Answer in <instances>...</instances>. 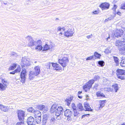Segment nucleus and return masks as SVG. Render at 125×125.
Segmentation results:
<instances>
[{"label":"nucleus","instance_id":"nucleus-1","mask_svg":"<svg viewBox=\"0 0 125 125\" xmlns=\"http://www.w3.org/2000/svg\"><path fill=\"white\" fill-rule=\"evenodd\" d=\"M71 26L70 25H69L68 26L66 27L65 28V30L63 33L61 32L59 33L60 35L62 36V35L64 34L65 36L68 37L73 36L74 31L73 30L70 28Z\"/></svg>","mask_w":125,"mask_h":125},{"label":"nucleus","instance_id":"nucleus-2","mask_svg":"<svg viewBox=\"0 0 125 125\" xmlns=\"http://www.w3.org/2000/svg\"><path fill=\"white\" fill-rule=\"evenodd\" d=\"M30 64V59L28 58L25 56L22 58L21 62V65L22 67L29 66Z\"/></svg>","mask_w":125,"mask_h":125},{"label":"nucleus","instance_id":"nucleus-3","mask_svg":"<svg viewBox=\"0 0 125 125\" xmlns=\"http://www.w3.org/2000/svg\"><path fill=\"white\" fill-rule=\"evenodd\" d=\"M69 60L67 57H63L61 59L58 60L59 63L63 67L66 66L68 63Z\"/></svg>","mask_w":125,"mask_h":125},{"label":"nucleus","instance_id":"nucleus-4","mask_svg":"<svg viewBox=\"0 0 125 125\" xmlns=\"http://www.w3.org/2000/svg\"><path fill=\"white\" fill-rule=\"evenodd\" d=\"M57 109L56 111L55 115L56 116V119L59 120L61 118L60 116L63 113V110L62 107L60 106H58Z\"/></svg>","mask_w":125,"mask_h":125},{"label":"nucleus","instance_id":"nucleus-5","mask_svg":"<svg viewBox=\"0 0 125 125\" xmlns=\"http://www.w3.org/2000/svg\"><path fill=\"white\" fill-rule=\"evenodd\" d=\"M26 38L28 41V46L32 47L36 45L37 42L35 41L31 36H28L26 37Z\"/></svg>","mask_w":125,"mask_h":125},{"label":"nucleus","instance_id":"nucleus-6","mask_svg":"<svg viewBox=\"0 0 125 125\" xmlns=\"http://www.w3.org/2000/svg\"><path fill=\"white\" fill-rule=\"evenodd\" d=\"M117 75L118 78L121 79H125V77L123 75H125V70L118 69L116 71Z\"/></svg>","mask_w":125,"mask_h":125},{"label":"nucleus","instance_id":"nucleus-7","mask_svg":"<svg viewBox=\"0 0 125 125\" xmlns=\"http://www.w3.org/2000/svg\"><path fill=\"white\" fill-rule=\"evenodd\" d=\"M94 83V81L93 80L89 81L83 87V89L85 92H87V90H89L90 88L92 86V85Z\"/></svg>","mask_w":125,"mask_h":125},{"label":"nucleus","instance_id":"nucleus-8","mask_svg":"<svg viewBox=\"0 0 125 125\" xmlns=\"http://www.w3.org/2000/svg\"><path fill=\"white\" fill-rule=\"evenodd\" d=\"M26 73V70L25 68L22 69L21 71L20 76L21 78V82L23 84L25 83V75Z\"/></svg>","mask_w":125,"mask_h":125},{"label":"nucleus","instance_id":"nucleus-9","mask_svg":"<svg viewBox=\"0 0 125 125\" xmlns=\"http://www.w3.org/2000/svg\"><path fill=\"white\" fill-rule=\"evenodd\" d=\"M17 112L18 117L19 120H24V119L25 112L22 110H18Z\"/></svg>","mask_w":125,"mask_h":125},{"label":"nucleus","instance_id":"nucleus-10","mask_svg":"<svg viewBox=\"0 0 125 125\" xmlns=\"http://www.w3.org/2000/svg\"><path fill=\"white\" fill-rule=\"evenodd\" d=\"M42 42L41 40H39L37 41L36 45L35 46H36V47H35V49L39 50H42L43 48V47L42 46Z\"/></svg>","mask_w":125,"mask_h":125},{"label":"nucleus","instance_id":"nucleus-11","mask_svg":"<svg viewBox=\"0 0 125 125\" xmlns=\"http://www.w3.org/2000/svg\"><path fill=\"white\" fill-rule=\"evenodd\" d=\"M124 31L123 30L121 29H119L118 30H116L115 35V37L117 38L119 37H121L123 36V34Z\"/></svg>","mask_w":125,"mask_h":125},{"label":"nucleus","instance_id":"nucleus-12","mask_svg":"<svg viewBox=\"0 0 125 125\" xmlns=\"http://www.w3.org/2000/svg\"><path fill=\"white\" fill-rule=\"evenodd\" d=\"M110 4L106 2L103 3L100 5L99 7L102 9V10L107 9H109Z\"/></svg>","mask_w":125,"mask_h":125},{"label":"nucleus","instance_id":"nucleus-13","mask_svg":"<svg viewBox=\"0 0 125 125\" xmlns=\"http://www.w3.org/2000/svg\"><path fill=\"white\" fill-rule=\"evenodd\" d=\"M35 123L34 119L33 117L30 116L28 118L27 123L28 125H35Z\"/></svg>","mask_w":125,"mask_h":125},{"label":"nucleus","instance_id":"nucleus-14","mask_svg":"<svg viewBox=\"0 0 125 125\" xmlns=\"http://www.w3.org/2000/svg\"><path fill=\"white\" fill-rule=\"evenodd\" d=\"M37 107L39 109L43 111L44 113H46L48 111V108L45 107V106L42 104L38 105Z\"/></svg>","mask_w":125,"mask_h":125},{"label":"nucleus","instance_id":"nucleus-15","mask_svg":"<svg viewBox=\"0 0 125 125\" xmlns=\"http://www.w3.org/2000/svg\"><path fill=\"white\" fill-rule=\"evenodd\" d=\"M52 66L54 70H60L61 69V67L60 66V65L57 63H52Z\"/></svg>","mask_w":125,"mask_h":125},{"label":"nucleus","instance_id":"nucleus-16","mask_svg":"<svg viewBox=\"0 0 125 125\" xmlns=\"http://www.w3.org/2000/svg\"><path fill=\"white\" fill-rule=\"evenodd\" d=\"M120 53L125 55V44H123L119 48Z\"/></svg>","mask_w":125,"mask_h":125},{"label":"nucleus","instance_id":"nucleus-17","mask_svg":"<svg viewBox=\"0 0 125 125\" xmlns=\"http://www.w3.org/2000/svg\"><path fill=\"white\" fill-rule=\"evenodd\" d=\"M41 112L37 110L35 111L34 113V116L35 117H39V122H40V117L41 116Z\"/></svg>","mask_w":125,"mask_h":125},{"label":"nucleus","instance_id":"nucleus-18","mask_svg":"<svg viewBox=\"0 0 125 125\" xmlns=\"http://www.w3.org/2000/svg\"><path fill=\"white\" fill-rule=\"evenodd\" d=\"M58 105L56 104H54L52 105L50 111L51 113H53L54 112H56L57 109Z\"/></svg>","mask_w":125,"mask_h":125},{"label":"nucleus","instance_id":"nucleus-19","mask_svg":"<svg viewBox=\"0 0 125 125\" xmlns=\"http://www.w3.org/2000/svg\"><path fill=\"white\" fill-rule=\"evenodd\" d=\"M72 115V112L69 110L67 109L64 111V115L67 117H70Z\"/></svg>","mask_w":125,"mask_h":125},{"label":"nucleus","instance_id":"nucleus-20","mask_svg":"<svg viewBox=\"0 0 125 125\" xmlns=\"http://www.w3.org/2000/svg\"><path fill=\"white\" fill-rule=\"evenodd\" d=\"M0 109L1 110L4 112H7L9 109L8 106H6L0 104Z\"/></svg>","mask_w":125,"mask_h":125},{"label":"nucleus","instance_id":"nucleus-21","mask_svg":"<svg viewBox=\"0 0 125 125\" xmlns=\"http://www.w3.org/2000/svg\"><path fill=\"white\" fill-rule=\"evenodd\" d=\"M37 75H36V74L34 73V72L33 71H31L29 74V79L30 80H32Z\"/></svg>","mask_w":125,"mask_h":125},{"label":"nucleus","instance_id":"nucleus-22","mask_svg":"<svg viewBox=\"0 0 125 125\" xmlns=\"http://www.w3.org/2000/svg\"><path fill=\"white\" fill-rule=\"evenodd\" d=\"M73 97L71 96L70 97L66 98V99L65 100V102L67 105L68 106H69L72 101L73 99Z\"/></svg>","mask_w":125,"mask_h":125},{"label":"nucleus","instance_id":"nucleus-23","mask_svg":"<svg viewBox=\"0 0 125 125\" xmlns=\"http://www.w3.org/2000/svg\"><path fill=\"white\" fill-rule=\"evenodd\" d=\"M84 110L85 111H92V109L90 107L88 103H86L84 104Z\"/></svg>","mask_w":125,"mask_h":125},{"label":"nucleus","instance_id":"nucleus-24","mask_svg":"<svg viewBox=\"0 0 125 125\" xmlns=\"http://www.w3.org/2000/svg\"><path fill=\"white\" fill-rule=\"evenodd\" d=\"M96 95L97 97H105V95L100 91H98L96 92Z\"/></svg>","mask_w":125,"mask_h":125},{"label":"nucleus","instance_id":"nucleus-25","mask_svg":"<svg viewBox=\"0 0 125 125\" xmlns=\"http://www.w3.org/2000/svg\"><path fill=\"white\" fill-rule=\"evenodd\" d=\"M57 120L54 116L51 117L50 119V123L51 124H53L56 122Z\"/></svg>","mask_w":125,"mask_h":125},{"label":"nucleus","instance_id":"nucleus-26","mask_svg":"<svg viewBox=\"0 0 125 125\" xmlns=\"http://www.w3.org/2000/svg\"><path fill=\"white\" fill-rule=\"evenodd\" d=\"M52 45H49L47 44H46L43 47V50L46 51L51 49L52 47Z\"/></svg>","mask_w":125,"mask_h":125},{"label":"nucleus","instance_id":"nucleus-27","mask_svg":"<svg viewBox=\"0 0 125 125\" xmlns=\"http://www.w3.org/2000/svg\"><path fill=\"white\" fill-rule=\"evenodd\" d=\"M34 73L36 75H38L39 73L40 72V68L38 66H36L34 68Z\"/></svg>","mask_w":125,"mask_h":125},{"label":"nucleus","instance_id":"nucleus-28","mask_svg":"<svg viewBox=\"0 0 125 125\" xmlns=\"http://www.w3.org/2000/svg\"><path fill=\"white\" fill-rule=\"evenodd\" d=\"M122 42H123V40H122L121 41H116L115 43V45L118 47H121L123 44Z\"/></svg>","mask_w":125,"mask_h":125},{"label":"nucleus","instance_id":"nucleus-29","mask_svg":"<svg viewBox=\"0 0 125 125\" xmlns=\"http://www.w3.org/2000/svg\"><path fill=\"white\" fill-rule=\"evenodd\" d=\"M106 100H104V101H101L100 102H99V105H100V107L99 108V109H101L103 107H104L105 104V101Z\"/></svg>","mask_w":125,"mask_h":125},{"label":"nucleus","instance_id":"nucleus-30","mask_svg":"<svg viewBox=\"0 0 125 125\" xmlns=\"http://www.w3.org/2000/svg\"><path fill=\"white\" fill-rule=\"evenodd\" d=\"M47 115L46 114H45L43 117V119L42 120V125H45V124L47 122V117H46Z\"/></svg>","mask_w":125,"mask_h":125},{"label":"nucleus","instance_id":"nucleus-31","mask_svg":"<svg viewBox=\"0 0 125 125\" xmlns=\"http://www.w3.org/2000/svg\"><path fill=\"white\" fill-rule=\"evenodd\" d=\"M52 63L48 62L45 64L46 68L47 69H50L52 66Z\"/></svg>","mask_w":125,"mask_h":125},{"label":"nucleus","instance_id":"nucleus-32","mask_svg":"<svg viewBox=\"0 0 125 125\" xmlns=\"http://www.w3.org/2000/svg\"><path fill=\"white\" fill-rule=\"evenodd\" d=\"M73 111L74 112V113L73 114V116L74 117L73 118V119H74L75 117H77L79 116L80 114L78 112H77V110H76V109L73 110Z\"/></svg>","mask_w":125,"mask_h":125},{"label":"nucleus","instance_id":"nucleus-33","mask_svg":"<svg viewBox=\"0 0 125 125\" xmlns=\"http://www.w3.org/2000/svg\"><path fill=\"white\" fill-rule=\"evenodd\" d=\"M112 87L114 89L115 92H117L119 88L118 85L117 84H115L112 85Z\"/></svg>","mask_w":125,"mask_h":125},{"label":"nucleus","instance_id":"nucleus-34","mask_svg":"<svg viewBox=\"0 0 125 125\" xmlns=\"http://www.w3.org/2000/svg\"><path fill=\"white\" fill-rule=\"evenodd\" d=\"M120 65L122 67H125V58H123L120 63Z\"/></svg>","mask_w":125,"mask_h":125},{"label":"nucleus","instance_id":"nucleus-35","mask_svg":"<svg viewBox=\"0 0 125 125\" xmlns=\"http://www.w3.org/2000/svg\"><path fill=\"white\" fill-rule=\"evenodd\" d=\"M16 64H13L11 65L9 68V70H13L16 68Z\"/></svg>","mask_w":125,"mask_h":125},{"label":"nucleus","instance_id":"nucleus-36","mask_svg":"<svg viewBox=\"0 0 125 125\" xmlns=\"http://www.w3.org/2000/svg\"><path fill=\"white\" fill-rule=\"evenodd\" d=\"M6 86L4 85L1 83H0V90H4L6 88Z\"/></svg>","mask_w":125,"mask_h":125},{"label":"nucleus","instance_id":"nucleus-37","mask_svg":"<svg viewBox=\"0 0 125 125\" xmlns=\"http://www.w3.org/2000/svg\"><path fill=\"white\" fill-rule=\"evenodd\" d=\"M2 83L3 84L6 86L8 84V83L7 80L5 79H3L2 80Z\"/></svg>","mask_w":125,"mask_h":125},{"label":"nucleus","instance_id":"nucleus-38","mask_svg":"<svg viewBox=\"0 0 125 125\" xmlns=\"http://www.w3.org/2000/svg\"><path fill=\"white\" fill-rule=\"evenodd\" d=\"M114 59V61L115 63L117 64H118L119 62V59L117 57H116L113 56Z\"/></svg>","mask_w":125,"mask_h":125},{"label":"nucleus","instance_id":"nucleus-39","mask_svg":"<svg viewBox=\"0 0 125 125\" xmlns=\"http://www.w3.org/2000/svg\"><path fill=\"white\" fill-rule=\"evenodd\" d=\"M100 78V77L96 75L95 76L94 78L93 79L91 80H93L94 81V83L95 81H96L97 80H98Z\"/></svg>","mask_w":125,"mask_h":125},{"label":"nucleus","instance_id":"nucleus-40","mask_svg":"<svg viewBox=\"0 0 125 125\" xmlns=\"http://www.w3.org/2000/svg\"><path fill=\"white\" fill-rule=\"evenodd\" d=\"M77 107L81 111L83 109V107L81 104H78L77 105Z\"/></svg>","mask_w":125,"mask_h":125},{"label":"nucleus","instance_id":"nucleus-41","mask_svg":"<svg viewBox=\"0 0 125 125\" xmlns=\"http://www.w3.org/2000/svg\"><path fill=\"white\" fill-rule=\"evenodd\" d=\"M94 55L95 57L98 58H99L101 56V55L100 54H99L96 52H94Z\"/></svg>","mask_w":125,"mask_h":125},{"label":"nucleus","instance_id":"nucleus-42","mask_svg":"<svg viewBox=\"0 0 125 125\" xmlns=\"http://www.w3.org/2000/svg\"><path fill=\"white\" fill-rule=\"evenodd\" d=\"M28 111L29 112L34 113L35 111L33 108L30 107L28 108Z\"/></svg>","mask_w":125,"mask_h":125},{"label":"nucleus","instance_id":"nucleus-43","mask_svg":"<svg viewBox=\"0 0 125 125\" xmlns=\"http://www.w3.org/2000/svg\"><path fill=\"white\" fill-rule=\"evenodd\" d=\"M62 29V30L64 31L65 30V28L64 27L61 28L60 26H59L57 28V30L58 31H60Z\"/></svg>","mask_w":125,"mask_h":125},{"label":"nucleus","instance_id":"nucleus-44","mask_svg":"<svg viewBox=\"0 0 125 125\" xmlns=\"http://www.w3.org/2000/svg\"><path fill=\"white\" fill-rule=\"evenodd\" d=\"M35 117L36 118L35 121V123H36L38 124H40L41 121V117H40V122L39 123L38 122V121L39 122V117Z\"/></svg>","mask_w":125,"mask_h":125},{"label":"nucleus","instance_id":"nucleus-45","mask_svg":"<svg viewBox=\"0 0 125 125\" xmlns=\"http://www.w3.org/2000/svg\"><path fill=\"white\" fill-rule=\"evenodd\" d=\"M98 64L101 66H103L104 65V63L103 61H99L98 62Z\"/></svg>","mask_w":125,"mask_h":125},{"label":"nucleus","instance_id":"nucleus-46","mask_svg":"<svg viewBox=\"0 0 125 125\" xmlns=\"http://www.w3.org/2000/svg\"><path fill=\"white\" fill-rule=\"evenodd\" d=\"M109 48H107L105 49V51H104V52L105 53L107 54L109 53H111V50H109Z\"/></svg>","mask_w":125,"mask_h":125},{"label":"nucleus","instance_id":"nucleus-47","mask_svg":"<svg viewBox=\"0 0 125 125\" xmlns=\"http://www.w3.org/2000/svg\"><path fill=\"white\" fill-rule=\"evenodd\" d=\"M20 122H18L17 123L16 125H24V122L23 121Z\"/></svg>","mask_w":125,"mask_h":125},{"label":"nucleus","instance_id":"nucleus-48","mask_svg":"<svg viewBox=\"0 0 125 125\" xmlns=\"http://www.w3.org/2000/svg\"><path fill=\"white\" fill-rule=\"evenodd\" d=\"M99 86V84L98 83L95 84L94 87H93V89L94 90L97 89L98 87Z\"/></svg>","mask_w":125,"mask_h":125},{"label":"nucleus","instance_id":"nucleus-49","mask_svg":"<svg viewBox=\"0 0 125 125\" xmlns=\"http://www.w3.org/2000/svg\"><path fill=\"white\" fill-rule=\"evenodd\" d=\"M11 56H13L16 57H17L18 56L17 54L14 52H12L11 54Z\"/></svg>","mask_w":125,"mask_h":125},{"label":"nucleus","instance_id":"nucleus-50","mask_svg":"<svg viewBox=\"0 0 125 125\" xmlns=\"http://www.w3.org/2000/svg\"><path fill=\"white\" fill-rule=\"evenodd\" d=\"M21 70V69L20 67H17V69H16L15 71L16 73H18L20 72Z\"/></svg>","mask_w":125,"mask_h":125},{"label":"nucleus","instance_id":"nucleus-51","mask_svg":"<svg viewBox=\"0 0 125 125\" xmlns=\"http://www.w3.org/2000/svg\"><path fill=\"white\" fill-rule=\"evenodd\" d=\"M117 8V6L116 5H114V6L112 8V9L113 10V11H114L115 12H114V13H116V12H115V9Z\"/></svg>","mask_w":125,"mask_h":125},{"label":"nucleus","instance_id":"nucleus-52","mask_svg":"<svg viewBox=\"0 0 125 125\" xmlns=\"http://www.w3.org/2000/svg\"><path fill=\"white\" fill-rule=\"evenodd\" d=\"M106 91L108 92H113V90L112 88L108 87L107 88Z\"/></svg>","mask_w":125,"mask_h":125},{"label":"nucleus","instance_id":"nucleus-53","mask_svg":"<svg viewBox=\"0 0 125 125\" xmlns=\"http://www.w3.org/2000/svg\"><path fill=\"white\" fill-rule=\"evenodd\" d=\"M72 108L73 109V110L76 109L75 105L74 103L72 104Z\"/></svg>","mask_w":125,"mask_h":125},{"label":"nucleus","instance_id":"nucleus-54","mask_svg":"<svg viewBox=\"0 0 125 125\" xmlns=\"http://www.w3.org/2000/svg\"><path fill=\"white\" fill-rule=\"evenodd\" d=\"M93 56H91L89 57H88L86 58V60H91L92 59H93Z\"/></svg>","mask_w":125,"mask_h":125},{"label":"nucleus","instance_id":"nucleus-55","mask_svg":"<svg viewBox=\"0 0 125 125\" xmlns=\"http://www.w3.org/2000/svg\"><path fill=\"white\" fill-rule=\"evenodd\" d=\"M121 40H123V42H125V34L124 36L123 37H122V38H121Z\"/></svg>","mask_w":125,"mask_h":125},{"label":"nucleus","instance_id":"nucleus-56","mask_svg":"<svg viewBox=\"0 0 125 125\" xmlns=\"http://www.w3.org/2000/svg\"><path fill=\"white\" fill-rule=\"evenodd\" d=\"M114 16H111L110 17H109L108 18V19L109 21H110L114 19Z\"/></svg>","mask_w":125,"mask_h":125},{"label":"nucleus","instance_id":"nucleus-57","mask_svg":"<svg viewBox=\"0 0 125 125\" xmlns=\"http://www.w3.org/2000/svg\"><path fill=\"white\" fill-rule=\"evenodd\" d=\"M92 34H91L90 35H88L86 36V37L88 38L89 39L90 38H91L92 37Z\"/></svg>","mask_w":125,"mask_h":125},{"label":"nucleus","instance_id":"nucleus-58","mask_svg":"<svg viewBox=\"0 0 125 125\" xmlns=\"http://www.w3.org/2000/svg\"><path fill=\"white\" fill-rule=\"evenodd\" d=\"M93 13L94 14H97L98 13V12L96 10H95L93 12Z\"/></svg>","mask_w":125,"mask_h":125},{"label":"nucleus","instance_id":"nucleus-59","mask_svg":"<svg viewBox=\"0 0 125 125\" xmlns=\"http://www.w3.org/2000/svg\"><path fill=\"white\" fill-rule=\"evenodd\" d=\"M16 73L15 71H13L12 72H10V74H14L15 73Z\"/></svg>","mask_w":125,"mask_h":125},{"label":"nucleus","instance_id":"nucleus-60","mask_svg":"<svg viewBox=\"0 0 125 125\" xmlns=\"http://www.w3.org/2000/svg\"><path fill=\"white\" fill-rule=\"evenodd\" d=\"M109 20L108 18L106 19L104 21V22H107L108 21H109Z\"/></svg>","mask_w":125,"mask_h":125},{"label":"nucleus","instance_id":"nucleus-61","mask_svg":"<svg viewBox=\"0 0 125 125\" xmlns=\"http://www.w3.org/2000/svg\"><path fill=\"white\" fill-rule=\"evenodd\" d=\"M117 14L119 15H120L121 13V12L120 11H118L117 12Z\"/></svg>","mask_w":125,"mask_h":125},{"label":"nucleus","instance_id":"nucleus-62","mask_svg":"<svg viewBox=\"0 0 125 125\" xmlns=\"http://www.w3.org/2000/svg\"><path fill=\"white\" fill-rule=\"evenodd\" d=\"M19 81H21H21H20V80L19 79H17L16 81V83H17V82H19Z\"/></svg>","mask_w":125,"mask_h":125},{"label":"nucleus","instance_id":"nucleus-63","mask_svg":"<svg viewBox=\"0 0 125 125\" xmlns=\"http://www.w3.org/2000/svg\"><path fill=\"white\" fill-rule=\"evenodd\" d=\"M78 97L80 99H81V98H82V96H79V95H78Z\"/></svg>","mask_w":125,"mask_h":125},{"label":"nucleus","instance_id":"nucleus-64","mask_svg":"<svg viewBox=\"0 0 125 125\" xmlns=\"http://www.w3.org/2000/svg\"><path fill=\"white\" fill-rule=\"evenodd\" d=\"M68 117L67 119V120H70L71 118L70 117Z\"/></svg>","mask_w":125,"mask_h":125}]
</instances>
